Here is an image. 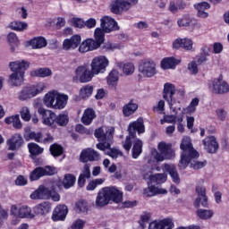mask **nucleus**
I'll return each instance as SVG.
<instances>
[{"instance_id":"nucleus-1","label":"nucleus","mask_w":229,"mask_h":229,"mask_svg":"<svg viewBox=\"0 0 229 229\" xmlns=\"http://www.w3.org/2000/svg\"><path fill=\"white\" fill-rule=\"evenodd\" d=\"M128 131L129 135L123 142V148L125 151H130V149H131V144H133L131 150L132 158L137 159L142 154L143 146L142 140L137 139V132L140 134L146 131V127H144V119L140 117L136 121L129 123Z\"/></svg>"},{"instance_id":"nucleus-2","label":"nucleus","mask_w":229,"mask_h":229,"mask_svg":"<svg viewBox=\"0 0 229 229\" xmlns=\"http://www.w3.org/2000/svg\"><path fill=\"white\" fill-rule=\"evenodd\" d=\"M113 201L114 203H121L123 201V191L115 187H105L101 189L96 199L97 207H105Z\"/></svg>"},{"instance_id":"nucleus-3","label":"nucleus","mask_w":229,"mask_h":229,"mask_svg":"<svg viewBox=\"0 0 229 229\" xmlns=\"http://www.w3.org/2000/svg\"><path fill=\"white\" fill-rule=\"evenodd\" d=\"M9 67L13 72L9 76V83L13 87H21L24 83V74H26V71L30 68V62L26 60L11 62Z\"/></svg>"},{"instance_id":"nucleus-4","label":"nucleus","mask_w":229,"mask_h":229,"mask_svg":"<svg viewBox=\"0 0 229 229\" xmlns=\"http://www.w3.org/2000/svg\"><path fill=\"white\" fill-rule=\"evenodd\" d=\"M43 103L47 108H52L53 110H64L69 103V95L62 93L56 89L48 91L44 98Z\"/></svg>"},{"instance_id":"nucleus-5","label":"nucleus","mask_w":229,"mask_h":229,"mask_svg":"<svg viewBox=\"0 0 229 229\" xmlns=\"http://www.w3.org/2000/svg\"><path fill=\"white\" fill-rule=\"evenodd\" d=\"M180 148L182 149L181 159L179 161L180 169H187L189 162H192L194 158L199 157V153L198 150L194 149L192 147V141L188 136L182 138Z\"/></svg>"},{"instance_id":"nucleus-6","label":"nucleus","mask_w":229,"mask_h":229,"mask_svg":"<svg viewBox=\"0 0 229 229\" xmlns=\"http://www.w3.org/2000/svg\"><path fill=\"white\" fill-rule=\"evenodd\" d=\"M114 133L115 129L114 127L102 126L95 131V137L99 143L97 144V148L100 151L108 149L114 142Z\"/></svg>"},{"instance_id":"nucleus-7","label":"nucleus","mask_w":229,"mask_h":229,"mask_svg":"<svg viewBox=\"0 0 229 229\" xmlns=\"http://www.w3.org/2000/svg\"><path fill=\"white\" fill-rule=\"evenodd\" d=\"M105 30L101 28H97L94 32L95 40L92 38H87L81 42L79 47V53H89V51H95L101 47V44L105 42Z\"/></svg>"},{"instance_id":"nucleus-8","label":"nucleus","mask_w":229,"mask_h":229,"mask_svg":"<svg viewBox=\"0 0 229 229\" xmlns=\"http://www.w3.org/2000/svg\"><path fill=\"white\" fill-rule=\"evenodd\" d=\"M157 148H152L150 151L151 157L155 158L157 162H164V160H171L174 158L175 153L173 149V144L165 143V141H161L157 145Z\"/></svg>"},{"instance_id":"nucleus-9","label":"nucleus","mask_w":229,"mask_h":229,"mask_svg":"<svg viewBox=\"0 0 229 229\" xmlns=\"http://www.w3.org/2000/svg\"><path fill=\"white\" fill-rule=\"evenodd\" d=\"M157 148H152L150 151L151 157L155 158L157 162H164V160H171L174 158L175 153L173 149V144L165 143V141H161L157 145Z\"/></svg>"},{"instance_id":"nucleus-10","label":"nucleus","mask_w":229,"mask_h":229,"mask_svg":"<svg viewBox=\"0 0 229 229\" xmlns=\"http://www.w3.org/2000/svg\"><path fill=\"white\" fill-rule=\"evenodd\" d=\"M47 86L45 82H38L34 85H28L22 88V89L18 93V99L20 101H26L27 99H31L35 98L38 94L44 92Z\"/></svg>"},{"instance_id":"nucleus-11","label":"nucleus","mask_w":229,"mask_h":229,"mask_svg":"<svg viewBox=\"0 0 229 229\" xmlns=\"http://www.w3.org/2000/svg\"><path fill=\"white\" fill-rule=\"evenodd\" d=\"M176 94H178V89H176L174 84L171 82L164 84L163 98L168 103L170 110H173L174 112H176V106H180V101H177L174 98Z\"/></svg>"},{"instance_id":"nucleus-12","label":"nucleus","mask_w":229,"mask_h":229,"mask_svg":"<svg viewBox=\"0 0 229 229\" xmlns=\"http://www.w3.org/2000/svg\"><path fill=\"white\" fill-rule=\"evenodd\" d=\"M94 76L96 75L92 70L89 68V65L82 64L76 68L73 80H79L81 83H89V81H92V78H94Z\"/></svg>"},{"instance_id":"nucleus-13","label":"nucleus","mask_w":229,"mask_h":229,"mask_svg":"<svg viewBox=\"0 0 229 229\" xmlns=\"http://www.w3.org/2000/svg\"><path fill=\"white\" fill-rule=\"evenodd\" d=\"M209 90L213 94H228L229 85L226 81L223 80V76L220 75L218 78L209 81L208 83Z\"/></svg>"},{"instance_id":"nucleus-14","label":"nucleus","mask_w":229,"mask_h":229,"mask_svg":"<svg viewBox=\"0 0 229 229\" xmlns=\"http://www.w3.org/2000/svg\"><path fill=\"white\" fill-rule=\"evenodd\" d=\"M108 58L105 55H98L92 59L90 67L93 74L98 76V74H103L106 71V66L108 65Z\"/></svg>"},{"instance_id":"nucleus-15","label":"nucleus","mask_w":229,"mask_h":229,"mask_svg":"<svg viewBox=\"0 0 229 229\" xmlns=\"http://www.w3.org/2000/svg\"><path fill=\"white\" fill-rule=\"evenodd\" d=\"M139 72L144 78H153L157 74V64L152 60L146 59L140 64Z\"/></svg>"},{"instance_id":"nucleus-16","label":"nucleus","mask_w":229,"mask_h":229,"mask_svg":"<svg viewBox=\"0 0 229 229\" xmlns=\"http://www.w3.org/2000/svg\"><path fill=\"white\" fill-rule=\"evenodd\" d=\"M195 192L197 193L198 198L194 201V207L197 208L200 207L207 208L208 207V197H207V188L203 186V182L201 181L196 186Z\"/></svg>"},{"instance_id":"nucleus-17","label":"nucleus","mask_w":229,"mask_h":229,"mask_svg":"<svg viewBox=\"0 0 229 229\" xmlns=\"http://www.w3.org/2000/svg\"><path fill=\"white\" fill-rule=\"evenodd\" d=\"M11 214L19 219H33V217H35V215L31 213V208L28 206L20 207L17 205H13L11 207Z\"/></svg>"},{"instance_id":"nucleus-18","label":"nucleus","mask_w":229,"mask_h":229,"mask_svg":"<svg viewBox=\"0 0 229 229\" xmlns=\"http://www.w3.org/2000/svg\"><path fill=\"white\" fill-rule=\"evenodd\" d=\"M56 173V168L51 166L44 167H37L34 169L30 174V182H35L37 180H40L42 176H52Z\"/></svg>"},{"instance_id":"nucleus-19","label":"nucleus","mask_w":229,"mask_h":229,"mask_svg":"<svg viewBox=\"0 0 229 229\" xmlns=\"http://www.w3.org/2000/svg\"><path fill=\"white\" fill-rule=\"evenodd\" d=\"M38 113L39 114V115H42L43 124L55 128V123L56 119V114H55V112L46 109L44 107H39L38 109Z\"/></svg>"},{"instance_id":"nucleus-20","label":"nucleus","mask_w":229,"mask_h":229,"mask_svg":"<svg viewBox=\"0 0 229 229\" xmlns=\"http://www.w3.org/2000/svg\"><path fill=\"white\" fill-rule=\"evenodd\" d=\"M137 3H139V0H115L112 4L111 10L113 13H119L121 10H130L133 4H137Z\"/></svg>"},{"instance_id":"nucleus-21","label":"nucleus","mask_w":229,"mask_h":229,"mask_svg":"<svg viewBox=\"0 0 229 229\" xmlns=\"http://www.w3.org/2000/svg\"><path fill=\"white\" fill-rule=\"evenodd\" d=\"M100 28L105 33H112V31L119 30L117 21L110 16H104L100 19Z\"/></svg>"},{"instance_id":"nucleus-22","label":"nucleus","mask_w":229,"mask_h":229,"mask_svg":"<svg viewBox=\"0 0 229 229\" xmlns=\"http://www.w3.org/2000/svg\"><path fill=\"white\" fill-rule=\"evenodd\" d=\"M174 49H184V51H194V41L190 38H178L173 42Z\"/></svg>"},{"instance_id":"nucleus-23","label":"nucleus","mask_w":229,"mask_h":229,"mask_svg":"<svg viewBox=\"0 0 229 229\" xmlns=\"http://www.w3.org/2000/svg\"><path fill=\"white\" fill-rule=\"evenodd\" d=\"M99 158H101L99 153L92 148L83 149L80 157L81 162H83L84 164H86V162H96L99 160Z\"/></svg>"},{"instance_id":"nucleus-24","label":"nucleus","mask_w":229,"mask_h":229,"mask_svg":"<svg viewBox=\"0 0 229 229\" xmlns=\"http://www.w3.org/2000/svg\"><path fill=\"white\" fill-rule=\"evenodd\" d=\"M67 214H69V209H67V206L65 205H57L53 210L51 219L52 221H65L67 217Z\"/></svg>"},{"instance_id":"nucleus-25","label":"nucleus","mask_w":229,"mask_h":229,"mask_svg":"<svg viewBox=\"0 0 229 229\" xmlns=\"http://www.w3.org/2000/svg\"><path fill=\"white\" fill-rule=\"evenodd\" d=\"M144 180H148V183H165L167 182V174H153L151 171L143 173Z\"/></svg>"},{"instance_id":"nucleus-26","label":"nucleus","mask_w":229,"mask_h":229,"mask_svg":"<svg viewBox=\"0 0 229 229\" xmlns=\"http://www.w3.org/2000/svg\"><path fill=\"white\" fill-rule=\"evenodd\" d=\"M174 223L173 219L165 218L163 220H155L148 225V229H173Z\"/></svg>"},{"instance_id":"nucleus-27","label":"nucleus","mask_w":229,"mask_h":229,"mask_svg":"<svg viewBox=\"0 0 229 229\" xmlns=\"http://www.w3.org/2000/svg\"><path fill=\"white\" fill-rule=\"evenodd\" d=\"M80 44H81V36L73 35L70 38L64 40L63 49L64 51H71V49H76Z\"/></svg>"},{"instance_id":"nucleus-28","label":"nucleus","mask_w":229,"mask_h":229,"mask_svg":"<svg viewBox=\"0 0 229 229\" xmlns=\"http://www.w3.org/2000/svg\"><path fill=\"white\" fill-rule=\"evenodd\" d=\"M49 198H51V191L44 185H40L30 194V199H49Z\"/></svg>"},{"instance_id":"nucleus-29","label":"nucleus","mask_w":229,"mask_h":229,"mask_svg":"<svg viewBox=\"0 0 229 229\" xmlns=\"http://www.w3.org/2000/svg\"><path fill=\"white\" fill-rule=\"evenodd\" d=\"M24 144V140L21 134H14L7 140L9 151H17Z\"/></svg>"},{"instance_id":"nucleus-30","label":"nucleus","mask_w":229,"mask_h":229,"mask_svg":"<svg viewBox=\"0 0 229 229\" xmlns=\"http://www.w3.org/2000/svg\"><path fill=\"white\" fill-rule=\"evenodd\" d=\"M202 142L204 149H206L208 153H216L217 149H219V144H217V140L214 136L207 137L202 140Z\"/></svg>"},{"instance_id":"nucleus-31","label":"nucleus","mask_w":229,"mask_h":229,"mask_svg":"<svg viewBox=\"0 0 229 229\" xmlns=\"http://www.w3.org/2000/svg\"><path fill=\"white\" fill-rule=\"evenodd\" d=\"M26 47H31L32 49H42L47 46V40L44 37H36L25 42Z\"/></svg>"},{"instance_id":"nucleus-32","label":"nucleus","mask_w":229,"mask_h":229,"mask_svg":"<svg viewBox=\"0 0 229 229\" xmlns=\"http://www.w3.org/2000/svg\"><path fill=\"white\" fill-rule=\"evenodd\" d=\"M175 106L176 110H172V112L175 114L164 115L163 119L160 120L161 124H165V123H167V124H173V123H177L178 115H180V114H183V111L182 110V107L180 106Z\"/></svg>"},{"instance_id":"nucleus-33","label":"nucleus","mask_w":229,"mask_h":229,"mask_svg":"<svg viewBox=\"0 0 229 229\" xmlns=\"http://www.w3.org/2000/svg\"><path fill=\"white\" fill-rule=\"evenodd\" d=\"M51 203L46 201L40 204L36 205L33 208V212L36 216H47L51 212Z\"/></svg>"},{"instance_id":"nucleus-34","label":"nucleus","mask_w":229,"mask_h":229,"mask_svg":"<svg viewBox=\"0 0 229 229\" xmlns=\"http://www.w3.org/2000/svg\"><path fill=\"white\" fill-rule=\"evenodd\" d=\"M163 171L170 174L174 183H176L177 185L180 183V175L178 174V171H176V166H174V165H164Z\"/></svg>"},{"instance_id":"nucleus-35","label":"nucleus","mask_w":229,"mask_h":229,"mask_svg":"<svg viewBox=\"0 0 229 229\" xmlns=\"http://www.w3.org/2000/svg\"><path fill=\"white\" fill-rule=\"evenodd\" d=\"M143 194L147 198H151L153 196H157V194H167V191L163 188H158L153 185H148V188L143 190Z\"/></svg>"},{"instance_id":"nucleus-36","label":"nucleus","mask_w":229,"mask_h":229,"mask_svg":"<svg viewBox=\"0 0 229 229\" xmlns=\"http://www.w3.org/2000/svg\"><path fill=\"white\" fill-rule=\"evenodd\" d=\"M187 8V3L182 0H173L170 1L168 10L172 13H178V12L182 10H185Z\"/></svg>"},{"instance_id":"nucleus-37","label":"nucleus","mask_w":229,"mask_h":229,"mask_svg":"<svg viewBox=\"0 0 229 229\" xmlns=\"http://www.w3.org/2000/svg\"><path fill=\"white\" fill-rule=\"evenodd\" d=\"M119 82V72L111 71L107 77V85L111 90H117V83Z\"/></svg>"},{"instance_id":"nucleus-38","label":"nucleus","mask_w":229,"mask_h":229,"mask_svg":"<svg viewBox=\"0 0 229 229\" xmlns=\"http://www.w3.org/2000/svg\"><path fill=\"white\" fill-rule=\"evenodd\" d=\"M194 8L198 10V17H200L201 19H207V17H208V13L205 12V10H208L210 8V4L208 2H201L194 4Z\"/></svg>"},{"instance_id":"nucleus-39","label":"nucleus","mask_w":229,"mask_h":229,"mask_svg":"<svg viewBox=\"0 0 229 229\" xmlns=\"http://www.w3.org/2000/svg\"><path fill=\"white\" fill-rule=\"evenodd\" d=\"M139 108V105L133 100H131L128 104L123 106V114L124 117H130V115H132V114H135Z\"/></svg>"},{"instance_id":"nucleus-40","label":"nucleus","mask_w":229,"mask_h":229,"mask_svg":"<svg viewBox=\"0 0 229 229\" xmlns=\"http://www.w3.org/2000/svg\"><path fill=\"white\" fill-rule=\"evenodd\" d=\"M96 118V112L93 111L92 108H88L84 111L83 115L81 117V123H83L86 126L92 123V121Z\"/></svg>"},{"instance_id":"nucleus-41","label":"nucleus","mask_w":229,"mask_h":229,"mask_svg":"<svg viewBox=\"0 0 229 229\" xmlns=\"http://www.w3.org/2000/svg\"><path fill=\"white\" fill-rule=\"evenodd\" d=\"M90 178V165H85L82 173L80 174L78 179L79 187H84L87 179Z\"/></svg>"},{"instance_id":"nucleus-42","label":"nucleus","mask_w":229,"mask_h":229,"mask_svg":"<svg viewBox=\"0 0 229 229\" xmlns=\"http://www.w3.org/2000/svg\"><path fill=\"white\" fill-rule=\"evenodd\" d=\"M53 72L49 68H39L30 72V76L38 78H47V76H51Z\"/></svg>"},{"instance_id":"nucleus-43","label":"nucleus","mask_w":229,"mask_h":229,"mask_svg":"<svg viewBox=\"0 0 229 229\" xmlns=\"http://www.w3.org/2000/svg\"><path fill=\"white\" fill-rule=\"evenodd\" d=\"M178 65V62L174 57H165L161 61V69H174Z\"/></svg>"},{"instance_id":"nucleus-44","label":"nucleus","mask_w":229,"mask_h":229,"mask_svg":"<svg viewBox=\"0 0 229 229\" xmlns=\"http://www.w3.org/2000/svg\"><path fill=\"white\" fill-rule=\"evenodd\" d=\"M55 123L58 126H67L69 124V113L62 112L59 114H55Z\"/></svg>"},{"instance_id":"nucleus-45","label":"nucleus","mask_w":229,"mask_h":229,"mask_svg":"<svg viewBox=\"0 0 229 229\" xmlns=\"http://www.w3.org/2000/svg\"><path fill=\"white\" fill-rule=\"evenodd\" d=\"M7 40L11 46V51L14 52L17 47H19V38L17 37V34L14 32H11L7 36Z\"/></svg>"},{"instance_id":"nucleus-46","label":"nucleus","mask_w":229,"mask_h":229,"mask_svg":"<svg viewBox=\"0 0 229 229\" xmlns=\"http://www.w3.org/2000/svg\"><path fill=\"white\" fill-rule=\"evenodd\" d=\"M74 183H76V176L72 174H66L63 181L64 189H71V187L74 186Z\"/></svg>"},{"instance_id":"nucleus-47","label":"nucleus","mask_w":229,"mask_h":229,"mask_svg":"<svg viewBox=\"0 0 229 229\" xmlns=\"http://www.w3.org/2000/svg\"><path fill=\"white\" fill-rule=\"evenodd\" d=\"M28 148L31 157H37L44 153V148H40V146H38L37 143H29Z\"/></svg>"},{"instance_id":"nucleus-48","label":"nucleus","mask_w":229,"mask_h":229,"mask_svg":"<svg viewBox=\"0 0 229 229\" xmlns=\"http://www.w3.org/2000/svg\"><path fill=\"white\" fill-rule=\"evenodd\" d=\"M9 28L14 31H24V30H28V23L14 21L9 24Z\"/></svg>"},{"instance_id":"nucleus-49","label":"nucleus","mask_w":229,"mask_h":229,"mask_svg":"<svg viewBox=\"0 0 229 229\" xmlns=\"http://www.w3.org/2000/svg\"><path fill=\"white\" fill-rule=\"evenodd\" d=\"M197 216L199 219L208 220L214 217V211L212 209H198Z\"/></svg>"},{"instance_id":"nucleus-50","label":"nucleus","mask_w":229,"mask_h":229,"mask_svg":"<svg viewBox=\"0 0 229 229\" xmlns=\"http://www.w3.org/2000/svg\"><path fill=\"white\" fill-rule=\"evenodd\" d=\"M67 22L70 26H73L74 28H85V21H83L81 18L70 16Z\"/></svg>"},{"instance_id":"nucleus-51","label":"nucleus","mask_w":229,"mask_h":229,"mask_svg":"<svg viewBox=\"0 0 229 229\" xmlns=\"http://www.w3.org/2000/svg\"><path fill=\"white\" fill-rule=\"evenodd\" d=\"M92 92H94V88L90 85H86L82 87L80 90V97L82 99H85L87 98H90L92 96Z\"/></svg>"},{"instance_id":"nucleus-52","label":"nucleus","mask_w":229,"mask_h":229,"mask_svg":"<svg viewBox=\"0 0 229 229\" xmlns=\"http://www.w3.org/2000/svg\"><path fill=\"white\" fill-rule=\"evenodd\" d=\"M190 164V167H191V169H203V167H205V165H207V161H196V158H193L191 161L189 162Z\"/></svg>"},{"instance_id":"nucleus-53","label":"nucleus","mask_w":229,"mask_h":229,"mask_svg":"<svg viewBox=\"0 0 229 229\" xmlns=\"http://www.w3.org/2000/svg\"><path fill=\"white\" fill-rule=\"evenodd\" d=\"M50 153L53 157H60L64 153V148L58 144H54L50 146Z\"/></svg>"},{"instance_id":"nucleus-54","label":"nucleus","mask_w":229,"mask_h":229,"mask_svg":"<svg viewBox=\"0 0 229 229\" xmlns=\"http://www.w3.org/2000/svg\"><path fill=\"white\" fill-rule=\"evenodd\" d=\"M27 140H35L36 142H42V132L31 131L27 134Z\"/></svg>"},{"instance_id":"nucleus-55","label":"nucleus","mask_w":229,"mask_h":229,"mask_svg":"<svg viewBox=\"0 0 229 229\" xmlns=\"http://www.w3.org/2000/svg\"><path fill=\"white\" fill-rule=\"evenodd\" d=\"M149 219H151V213L144 212L141 215L140 220L139 221L140 225L141 226V228H146V224L149 223Z\"/></svg>"},{"instance_id":"nucleus-56","label":"nucleus","mask_w":229,"mask_h":229,"mask_svg":"<svg viewBox=\"0 0 229 229\" xmlns=\"http://www.w3.org/2000/svg\"><path fill=\"white\" fill-rule=\"evenodd\" d=\"M123 74L130 76L135 72V66L131 63H126L123 66Z\"/></svg>"},{"instance_id":"nucleus-57","label":"nucleus","mask_w":229,"mask_h":229,"mask_svg":"<svg viewBox=\"0 0 229 229\" xmlns=\"http://www.w3.org/2000/svg\"><path fill=\"white\" fill-rule=\"evenodd\" d=\"M165 111V101L159 100L158 103L153 106V112L157 114H164Z\"/></svg>"},{"instance_id":"nucleus-58","label":"nucleus","mask_w":229,"mask_h":229,"mask_svg":"<svg viewBox=\"0 0 229 229\" xmlns=\"http://www.w3.org/2000/svg\"><path fill=\"white\" fill-rule=\"evenodd\" d=\"M21 117L23 121L28 122L31 119V114L30 113V108L28 106H23L21 109Z\"/></svg>"},{"instance_id":"nucleus-59","label":"nucleus","mask_w":229,"mask_h":229,"mask_svg":"<svg viewBox=\"0 0 229 229\" xmlns=\"http://www.w3.org/2000/svg\"><path fill=\"white\" fill-rule=\"evenodd\" d=\"M107 149L108 150L106 151V155H108V157H110L113 159L119 158V157H121L123 155L121 150H119L117 148H108Z\"/></svg>"},{"instance_id":"nucleus-60","label":"nucleus","mask_w":229,"mask_h":229,"mask_svg":"<svg viewBox=\"0 0 229 229\" xmlns=\"http://www.w3.org/2000/svg\"><path fill=\"white\" fill-rule=\"evenodd\" d=\"M76 210L78 212H87V210H89V205L87 204V201L79 200L76 203Z\"/></svg>"},{"instance_id":"nucleus-61","label":"nucleus","mask_w":229,"mask_h":229,"mask_svg":"<svg viewBox=\"0 0 229 229\" xmlns=\"http://www.w3.org/2000/svg\"><path fill=\"white\" fill-rule=\"evenodd\" d=\"M183 123V114L180 113L177 116V130L180 133H183L185 131V125L182 124Z\"/></svg>"},{"instance_id":"nucleus-62","label":"nucleus","mask_w":229,"mask_h":229,"mask_svg":"<svg viewBox=\"0 0 229 229\" xmlns=\"http://www.w3.org/2000/svg\"><path fill=\"white\" fill-rule=\"evenodd\" d=\"M191 21V17L182 16L177 21V24L179 28H189V22Z\"/></svg>"},{"instance_id":"nucleus-63","label":"nucleus","mask_w":229,"mask_h":229,"mask_svg":"<svg viewBox=\"0 0 229 229\" xmlns=\"http://www.w3.org/2000/svg\"><path fill=\"white\" fill-rule=\"evenodd\" d=\"M188 28L189 30H191V31H193V30H199V28H201V23H199L197 20L190 18Z\"/></svg>"},{"instance_id":"nucleus-64","label":"nucleus","mask_w":229,"mask_h":229,"mask_svg":"<svg viewBox=\"0 0 229 229\" xmlns=\"http://www.w3.org/2000/svg\"><path fill=\"white\" fill-rule=\"evenodd\" d=\"M85 226V222L81 219L75 220L72 225H71L72 229H83Z\"/></svg>"}]
</instances>
